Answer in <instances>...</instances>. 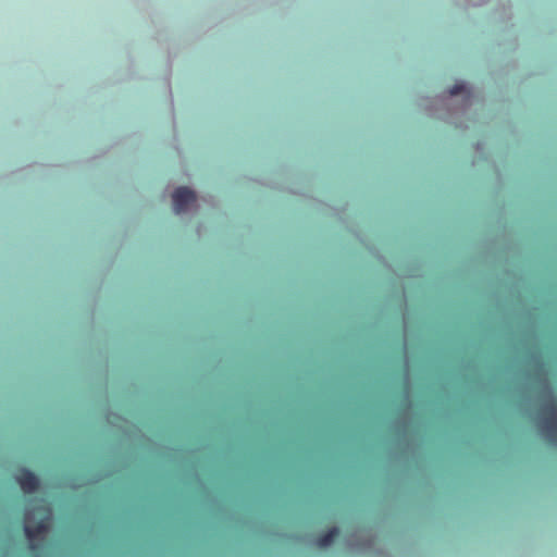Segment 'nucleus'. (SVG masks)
<instances>
[{"label": "nucleus", "mask_w": 557, "mask_h": 557, "mask_svg": "<svg viewBox=\"0 0 557 557\" xmlns=\"http://www.w3.org/2000/svg\"><path fill=\"white\" fill-rule=\"evenodd\" d=\"M542 428L550 441L557 442V400L549 396L541 407Z\"/></svg>", "instance_id": "nucleus-1"}, {"label": "nucleus", "mask_w": 557, "mask_h": 557, "mask_svg": "<svg viewBox=\"0 0 557 557\" xmlns=\"http://www.w3.org/2000/svg\"><path fill=\"white\" fill-rule=\"evenodd\" d=\"M196 200L195 193L187 187H180L173 194V206L176 213L186 211V209Z\"/></svg>", "instance_id": "nucleus-2"}, {"label": "nucleus", "mask_w": 557, "mask_h": 557, "mask_svg": "<svg viewBox=\"0 0 557 557\" xmlns=\"http://www.w3.org/2000/svg\"><path fill=\"white\" fill-rule=\"evenodd\" d=\"M16 481L18 482L22 491L26 494L34 493L39 487L38 478L27 469H22L18 472L16 475Z\"/></svg>", "instance_id": "nucleus-3"}, {"label": "nucleus", "mask_w": 557, "mask_h": 557, "mask_svg": "<svg viewBox=\"0 0 557 557\" xmlns=\"http://www.w3.org/2000/svg\"><path fill=\"white\" fill-rule=\"evenodd\" d=\"M47 525L42 520L38 521L36 524H25L24 527L25 535L30 541L37 539L39 535L45 533Z\"/></svg>", "instance_id": "nucleus-4"}, {"label": "nucleus", "mask_w": 557, "mask_h": 557, "mask_svg": "<svg viewBox=\"0 0 557 557\" xmlns=\"http://www.w3.org/2000/svg\"><path fill=\"white\" fill-rule=\"evenodd\" d=\"M338 529L333 527L317 539V544L320 547H326L335 541V539L338 536Z\"/></svg>", "instance_id": "nucleus-5"}, {"label": "nucleus", "mask_w": 557, "mask_h": 557, "mask_svg": "<svg viewBox=\"0 0 557 557\" xmlns=\"http://www.w3.org/2000/svg\"><path fill=\"white\" fill-rule=\"evenodd\" d=\"M465 86L463 85H455L451 89H450V95H458L460 92H462Z\"/></svg>", "instance_id": "nucleus-6"}]
</instances>
